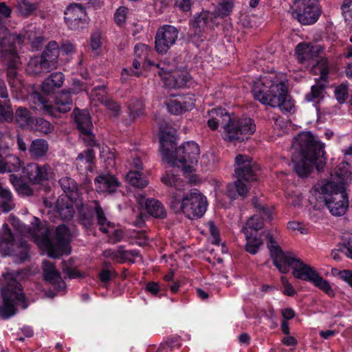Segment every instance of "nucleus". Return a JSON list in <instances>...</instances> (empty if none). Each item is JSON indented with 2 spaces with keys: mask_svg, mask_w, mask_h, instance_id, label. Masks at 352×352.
Returning <instances> with one entry per match:
<instances>
[{
  "mask_svg": "<svg viewBox=\"0 0 352 352\" xmlns=\"http://www.w3.org/2000/svg\"><path fill=\"white\" fill-rule=\"evenodd\" d=\"M267 246L274 264L280 272L286 274L292 268V274L296 278L311 283L331 298L335 296L333 289L326 279L314 268L296 257L293 253L283 252L275 239L270 234L267 235Z\"/></svg>",
  "mask_w": 352,
  "mask_h": 352,
  "instance_id": "1",
  "label": "nucleus"
},
{
  "mask_svg": "<svg viewBox=\"0 0 352 352\" xmlns=\"http://www.w3.org/2000/svg\"><path fill=\"white\" fill-rule=\"evenodd\" d=\"M349 164L342 162L330 176L329 180L319 181L313 190L322 195L329 212L336 217L345 214L349 207L348 196L344 186L352 182V174Z\"/></svg>",
  "mask_w": 352,
  "mask_h": 352,
  "instance_id": "2",
  "label": "nucleus"
},
{
  "mask_svg": "<svg viewBox=\"0 0 352 352\" xmlns=\"http://www.w3.org/2000/svg\"><path fill=\"white\" fill-rule=\"evenodd\" d=\"M292 162L300 177L309 175L314 166L320 170L325 164L324 144L309 131L300 133L293 140Z\"/></svg>",
  "mask_w": 352,
  "mask_h": 352,
  "instance_id": "3",
  "label": "nucleus"
},
{
  "mask_svg": "<svg viewBox=\"0 0 352 352\" xmlns=\"http://www.w3.org/2000/svg\"><path fill=\"white\" fill-rule=\"evenodd\" d=\"M32 227L24 226L21 230L23 234L31 237L35 243L45 250L49 256L57 258L69 254V232L65 225H60L52 236L51 231L45 225H41L38 218L34 217Z\"/></svg>",
  "mask_w": 352,
  "mask_h": 352,
  "instance_id": "4",
  "label": "nucleus"
},
{
  "mask_svg": "<svg viewBox=\"0 0 352 352\" xmlns=\"http://www.w3.org/2000/svg\"><path fill=\"white\" fill-rule=\"evenodd\" d=\"M252 92L255 100L263 104L290 111L293 107L287 100V87L282 76L274 73L263 75L254 81Z\"/></svg>",
  "mask_w": 352,
  "mask_h": 352,
  "instance_id": "5",
  "label": "nucleus"
},
{
  "mask_svg": "<svg viewBox=\"0 0 352 352\" xmlns=\"http://www.w3.org/2000/svg\"><path fill=\"white\" fill-rule=\"evenodd\" d=\"M208 126L212 130L221 126L223 139L234 143L243 142L255 132L256 125L250 118H243L235 122L224 109H212L208 112Z\"/></svg>",
  "mask_w": 352,
  "mask_h": 352,
  "instance_id": "6",
  "label": "nucleus"
},
{
  "mask_svg": "<svg viewBox=\"0 0 352 352\" xmlns=\"http://www.w3.org/2000/svg\"><path fill=\"white\" fill-rule=\"evenodd\" d=\"M26 41L32 44L33 48L38 49L43 39L40 36L33 38L31 34H26L23 38L16 34H9L3 26H0V60L8 66V82L12 88L16 89H19L21 85L15 70L19 63L16 45H20Z\"/></svg>",
  "mask_w": 352,
  "mask_h": 352,
  "instance_id": "7",
  "label": "nucleus"
},
{
  "mask_svg": "<svg viewBox=\"0 0 352 352\" xmlns=\"http://www.w3.org/2000/svg\"><path fill=\"white\" fill-rule=\"evenodd\" d=\"M170 206L176 212H181L188 218L193 219L204 214L208 202L204 195L194 189L184 195H181L180 192L173 195Z\"/></svg>",
  "mask_w": 352,
  "mask_h": 352,
  "instance_id": "8",
  "label": "nucleus"
},
{
  "mask_svg": "<svg viewBox=\"0 0 352 352\" xmlns=\"http://www.w3.org/2000/svg\"><path fill=\"white\" fill-rule=\"evenodd\" d=\"M6 286L1 289L3 305L0 307V316L9 318L16 313V307L21 305L25 309L28 305L25 302V295L21 285L17 282L12 274L5 276Z\"/></svg>",
  "mask_w": 352,
  "mask_h": 352,
  "instance_id": "9",
  "label": "nucleus"
},
{
  "mask_svg": "<svg viewBox=\"0 0 352 352\" xmlns=\"http://www.w3.org/2000/svg\"><path fill=\"white\" fill-rule=\"evenodd\" d=\"M28 99L32 109L55 118L59 117L60 113L70 111L72 107L71 91L59 93L55 98L54 105L37 92L31 94Z\"/></svg>",
  "mask_w": 352,
  "mask_h": 352,
  "instance_id": "10",
  "label": "nucleus"
},
{
  "mask_svg": "<svg viewBox=\"0 0 352 352\" xmlns=\"http://www.w3.org/2000/svg\"><path fill=\"white\" fill-rule=\"evenodd\" d=\"M200 151L198 144L189 141L177 148L170 153L166 151L163 152V160L168 163L181 167L185 173H191L197 164Z\"/></svg>",
  "mask_w": 352,
  "mask_h": 352,
  "instance_id": "11",
  "label": "nucleus"
},
{
  "mask_svg": "<svg viewBox=\"0 0 352 352\" xmlns=\"http://www.w3.org/2000/svg\"><path fill=\"white\" fill-rule=\"evenodd\" d=\"M235 174L237 181L228 186L227 195L231 199H235L237 195L243 196L248 192V186L244 181L254 180V167L252 159L245 155L239 154L235 157Z\"/></svg>",
  "mask_w": 352,
  "mask_h": 352,
  "instance_id": "12",
  "label": "nucleus"
},
{
  "mask_svg": "<svg viewBox=\"0 0 352 352\" xmlns=\"http://www.w3.org/2000/svg\"><path fill=\"white\" fill-rule=\"evenodd\" d=\"M158 76L168 89L182 88L186 85L189 74L186 70L174 69L173 65L161 62L155 65Z\"/></svg>",
  "mask_w": 352,
  "mask_h": 352,
  "instance_id": "13",
  "label": "nucleus"
},
{
  "mask_svg": "<svg viewBox=\"0 0 352 352\" xmlns=\"http://www.w3.org/2000/svg\"><path fill=\"white\" fill-rule=\"evenodd\" d=\"M292 15L303 25L314 23L320 15L317 0H298L293 7Z\"/></svg>",
  "mask_w": 352,
  "mask_h": 352,
  "instance_id": "14",
  "label": "nucleus"
},
{
  "mask_svg": "<svg viewBox=\"0 0 352 352\" xmlns=\"http://www.w3.org/2000/svg\"><path fill=\"white\" fill-rule=\"evenodd\" d=\"M263 227V220L258 215H253L248 220L243 228L246 239L245 248L252 254H255L263 244L261 235L258 234V231Z\"/></svg>",
  "mask_w": 352,
  "mask_h": 352,
  "instance_id": "15",
  "label": "nucleus"
},
{
  "mask_svg": "<svg viewBox=\"0 0 352 352\" xmlns=\"http://www.w3.org/2000/svg\"><path fill=\"white\" fill-rule=\"evenodd\" d=\"M178 34L177 29L170 25H164L158 28L155 37V47L157 52L166 54L176 43Z\"/></svg>",
  "mask_w": 352,
  "mask_h": 352,
  "instance_id": "16",
  "label": "nucleus"
},
{
  "mask_svg": "<svg viewBox=\"0 0 352 352\" xmlns=\"http://www.w3.org/2000/svg\"><path fill=\"white\" fill-rule=\"evenodd\" d=\"M0 234V253L2 255L16 254L18 249L19 252H26L25 243L15 240L7 223L2 226Z\"/></svg>",
  "mask_w": 352,
  "mask_h": 352,
  "instance_id": "17",
  "label": "nucleus"
},
{
  "mask_svg": "<svg viewBox=\"0 0 352 352\" xmlns=\"http://www.w3.org/2000/svg\"><path fill=\"white\" fill-rule=\"evenodd\" d=\"M23 173L27 179L33 184H41L53 177L52 167L48 164L29 163L23 168Z\"/></svg>",
  "mask_w": 352,
  "mask_h": 352,
  "instance_id": "18",
  "label": "nucleus"
},
{
  "mask_svg": "<svg viewBox=\"0 0 352 352\" xmlns=\"http://www.w3.org/2000/svg\"><path fill=\"white\" fill-rule=\"evenodd\" d=\"M64 15L65 23L69 28L72 30L83 28L87 23V15L85 8L80 4H70L65 9Z\"/></svg>",
  "mask_w": 352,
  "mask_h": 352,
  "instance_id": "19",
  "label": "nucleus"
},
{
  "mask_svg": "<svg viewBox=\"0 0 352 352\" xmlns=\"http://www.w3.org/2000/svg\"><path fill=\"white\" fill-rule=\"evenodd\" d=\"M93 204L100 230L108 234L110 243H116L120 241L123 238V232L120 228H116L115 225L108 221L98 201H95Z\"/></svg>",
  "mask_w": 352,
  "mask_h": 352,
  "instance_id": "20",
  "label": "nucleus"
},
{
  "mask_svg": "<svg viewBox=\"0 0 352 352\" xmlns=\"http://www.w3.org/2000/svg\"><path fill=\"white\" fill-rule=\"evenodd\" d=\"M218 23L212 12L203 11L194 17L190 25L195 34L200 36L212 30Z\"/></svg>",
  "mask_w": 352,
  "mask_h": 352,
  "instance_id": "21",
  "label": "nucleus"
},
{
  "mask_svg": "<svg viewBox=\"0 0 352 352\" xmlns=\"http://www.w3.org/2000/svg\"><path fill=\"white\" fill-rule=\"evenodd\" d=\"M43 270L45 280L54 285L57 289L63 290L65 284L61 278L59 272L55 269L53 263L49 261H43Z\"/></svg>",
  "mask_w": 352,
  "mask_h": 352,
  "instance_id": "22",
  "label": "nucleus"
},
{
  "mask_svg": "<svg viewBox=\"0 0 352 352\" xmlns=\"http://www.w3.org/2000/svg\"><path fill=\"white\" fill-rule=\"evenodd\" d=\"M96 188L100 193H111L119 186L117 179L110 175H102L95 179Z\"/></svg>",
  "mask_w": 352,
  "mask_h": 352,
  "instance_id": "23",
  "label": "nucleus"
},
{
  "mask_svg": "<svg viewBox=\"0 0 352 352\" xmlns=\"http://www.w3.org/2000/svg\"><path fill=\"white\" fill-rule=\"evenodd\" d=\"M103 256L111 261L122 263L131 258L140 257L139 252L136 250L126 251L122 246L116 249H108L103 252Z\"/></svg>",
  "mask_w": 352,
  "mask_h": 352,
  "instance_id": "24",
  "label": "nucleus"
},
{
  "mask_svg": "<svg viewBox=\"0 0 352 352\" xmlns=\"http://www.w3.org/2000/svg\"><path fill=\"white\" fill-rule=\"evenodd\" d=\"M72 115L74 117L78 130L82 133L89 135L90 139H92V136L90 135L92 124L88 111L76 109L74 110Z\"/></svg>",
  "mask_w": 352,
  "mask_h": 352,
  "instance_id": "25",
  "label": "nucleus"
},
{
  "mask_svg": "<svg viewBox=\"0 0 352 352\" xmlns=\"http://www.w3.org/2000/svg\"><path fill=\"white\" fill-rule=\"evenodd\" d=\"M59 55L60 47L56 41H52L49 42L41 57L43 58L53 69L57 67Z\"/></svg>",
  "mask_w": 352,
  "mask_h": 352,
  "instance_id": "26",
  "label": "nucleus"
},
{
  "mask_svg": "<svg viewBox=\"0 0 352 352\" xmlns=\"http://www.w3.org/2000/svg\"><path fill=\"white\" fill-rule=\"evenodd\" d=\"M74 199L69 197H60L56 201V212L63 220H69L73 217L74 210L72 202Z\"/></svg>",
  "mask_w": 352,
  "mask_h": 352,
  "instance_id": "27",
  "label": "nucleus"
},
{
  "mask_svg": "<svg viewBox=\"0 0 352 352\" xmlns=\"http://www.w3.org/2000/svg\"><path fill=\"white\" fill-rule=\"evenodd\" d=\"M175 131L170 127L160 129L161 152L163 156L164 151L166 150L169 153L170 149L175 148Z\"/></svg>",
  "mask_w": 352,
  "mask_h": 352,
  "instance_id": "28",
  "label": "nucleus"
},
{
  "mask_svg": "<svg viewBox=\"0 0 352 352\" xmlns=\"http://www.w3.org/2000/svg\"><path fill=\"white\" fill-rule=\"evenodd\" d=\"M94 153L92 149H88L78 154L75 160L78 170L81 171H91Z\"/></svg>",
  "mask_w": 352,
  "mask_h": 352,
  "instance_id": "29",
  "label": "nucleus"
},
{
  "mask_svg": "<svg viewBox=\"0 0 352 352\" xmlns=\"http://www.w3.org/2000/svg\"><path fill=\"white\" fill-rule=\"evenodd\" d=\"M52 69L41 56L32 58L26 67L28 74L38 75L43 72H48Z\"/></svg>",
  "mask_w": 352,
  "mask_h": 352,
  "instance_id": "30",
  "label": "nucleus"
},
{
  "mask_svg": "<svg viewBox=\"0 0 352 352\" xmlns=\"http://www.w3.org/2000/svg\"><path fill=\"white\" fill-rule=\"evenodd\" d=\"M64 75L61 72H54L42 84V90L45 93H50L56 88L63 85Z\"/></svg>",
  "mask_w": 352,
  "mask_h": 352,
  "instance_id": "31",
  "label": "nucleus"
},
{
  "mask_svg": "<svg viewBox=\"0 0 352 352\" xmlns=\"http://www.w3.org/2000/svg\"><path fill=\"white\" fill-rule=\"evenodd\" d=\"M58 183L66 193L63 197H69V199H76L78 186L76 182L69 175L62 177L58 179Z\"/></svg>",
  "mask_w": 352,
  "mask_h": 352,
  "instance_id": "32",
  "label": "nucleus"
},
{
  "mask_svg": "<svg viewBox=\"0 0 352 352\" xmlns=\"http://www.w3.org/2000/svg\"><path fill=\"white\" fill-rule=\"evenodd\" d=\"M317 52L318 49L308 43H299L296 48V54L300 62L313 58Z\"/></svg>",
  "mask_w": 352,
  "mask_h": 352,
  "instance_id": "33",
  "label": "nucleus"
},
{
  "mask_svg": "<svg viewBox=\"0 0 352 352\" xmlns=\"http://www.w3.org/2000/svg\"><path fill=\"white\" fill-rule=\"evenodd\" d=\"M14 206L13 195L11 191L3 188L0 183V208L2 212H8L13 209Z\"/></svg>",
  "mask_w": 352,
  "mask_h": 352,
  "instance_id": "34",
  "label": "nucleus"
},
{
  "mask_svg": "<svg viewBox=\"0 0 352 352\" xmlns=\"http://www.w3.org/2000/svg\"><path fill=\"white\" fill-rule=\"evenodd\" d=\"M48 144L43 139H36L32 142L29 151L31 156L37 159L43 157L48 151Z\"/></svg>",
  "mask_w": 352,
  "mask_h": 352,
  "instance_id": "35",
  "label": "nucleus"
},
{
  "mask_svg": "<svg viewBox=\"0 0 352 352\" xmlns=\"http://www.w3.org/2000/svg\"><path fill=\"white\" fill-rule=\"evenodd\" d=\"M15 122L21 127L30 126L33 123V117L25 107H19L15 112Z\"/></svg>",
  "mask_w": 352,
  "mask_h": 352,
  "instance_id": "36",
  "label": "nucleus"
},
{
  "mask_svg": "<svg viewBox=\"0 0 352 352\" xmlns=\"http://www.w3.org/2000/svg\"><path fill=\"white\" fill-rule=\"evenodd\" d=\"M147 212L155 218H164L166 217V210L164 206L157 200L148 199L146 202Z\"/></svg>",
  "mask_w": 352,
  "mask_h": 352,
  "instance_id": "37",
  "label": "nucleus"
},
{
  "mask_svg": "<svg viewBox=\"0 0 352 352\" xmlns=\"http://www.w3.org/2000/svg\"><path fill=\"white\" fill-rule=\"evenodd\" d=\"M10 181L16 191L21 195L30 196L32 194V190L23 180L14 175H10Z\"/></svg>",
  "mask_w": 352,
  "mask_h": 352,
  "instance_id": "38",
  "label": "nucleus"
},
{
  "mask_svg": "<svg viewBox=\"0 0 352 352\" xmlns=\"http://www.w3.org/2000/svg\"><path fill=\"white\" fill-rule=\"evenodd\" d=\"M41 0H21L17 4L18 12L24 16L31 14L37 8Z\"/></svg>",
  "mask_w": 352,
  "mask_h": 352,
  "instance_id": "39",
  "label": "nucleus"
},
{
  "mask_svg": "<svg viewBox=\"0 0 352 352\" xmlns=\"http://www.w3.org/2000/svg\"><path fill=\"white\" fill-rule=\"evenodd\" d=\"M126 179L129 184L138 188H144L148 183L146 177L139 170L129 171L126 175Z\"/></svg>",
  "mask_w": 352,
  "mask_h": 352,
  "instance_id": "40",
  "label": "nucleus"
},
{
  "mask_svg": "<svg viewBox=\"0 0 352 352\" xmlns=\"http://www.w3.org/2000/svg\"><path fill=\"white\" fill-rule=\"evenodd\" d=\"M233 6L234 0H221L212 13L214 14L216 19L217 17L223 18L230 14Z\"/></svg>",
  "mask_w": 352,
  "mask_h": 352,
  "instance_id": "41",
  "label": "nucleus"
},
{
  "mask_svg": "<svg viewBox=\"0 0 352 352\" xmlns=\"http://www.w3.org/2000/svg\"><path fill=\"white\" fill-rule=\"evenodd\" d=\"M162 182L168 186H174L179 191L181 187L184 186L183 181L175 174L173 170L166 171L162 177Z\"/></svg>",
  "mask_w": 352,
  "mask_h": 352,
  "instance_id": "42",
  "label": "nucleus"
},
{
  "mask_svg": "<svg viewBox=\"0 0 352 352\" xmlns=\"http://www.w3.org/2000/svg\"><path fill=\"white\" fill-rule=\"evenodd\" d=\"M107 99L105 86H98L91 90L90 94V100L91 102L96 101L104 104Z\"/></svg>",
  "mask_w": 352,
  "mask_h": 352,
  "instance_id": "43",
  "label": "nucleus"
},
{
  "mask_svg": "<svg viewBox=\"0 0 352 352\" xmlns=\"http://www.w3.org/2000/svg\"><path fill=\"white\" fill-rule=\"evenodd\" d=\"M71 167L66 164H56L52 167L53 177L51 179H56V177L60 178L69 175Z\"/></svg>",
  "mask_w": 352,
  "mask_h": 352,
  "instance_id": "44",
  "label": "nucleus"
},
{
  "mask_svg": "<svg viewBox=\"0 0 352 352\" xmlns=\"http://www.w3.org/2000/svg\"><path fill=\"white\" fill-rule=\"evenodd\" d=\"M177 98L178 102L182 104L183 112L192 110L195 106V99L192 94H187Z\"/></svg>",
  "mask_w": 352,
  "mask_h": 352,
  "instance_id": "45",
  "label": "nucleus"
},
{
  "mask_svg": "<svg viewBox=\"0 0 352 352\" xmlns=\"http://www.w3.org/2000/svg\"><path fill=\"white\" fill-rule=\"evenodd\" d=\"M311 72L314 74H319L321 80H325L328 74V67L327 66L326 60H321L318 61L311 69Z\"/></svg>",
  "mask_w": 352,
  "mask_h": 352,
  "instance_id": "46",
  "label": "nucleus"
},
{
  "mask_svg": "<svg viewBox=\"0 0 352 352\" xmlns=\"http://www.w3.org/2000/svg\"><path fill=\"white\" fill-rule=\"evenodd\" d=\"M35 130L47 134L54 130V126L47 120L43 118H38L36 121Z\"/></svg>",
  "mask_w": 352,
  "mask_h": 352,
  "instance_id": "47",
  "label": "nucleus"
},
{
  "mask_svg": "<svg viewBox=\"0 0 352 352\" xmlns=\"http://www.w3.org/2000/svg\"><path fill=\"white\" fill-rule=\"evenodd\" d=\"M253 205L258 211L263 215V218L267 220L272 219V210L268 208H265L261 202L257 199L254 198L252 200Z\"/></svg>",
  "mask_w": 352,
  "mask_h": 352,
  "instance_id": "48",
  "label": "nucleus"
},
{
  "mask_svg": "<svg viewBox=\"0 0 352 352\" xmlns=\"http://www.w3.org/2000/svg\"><path fill=\"white\" fill-rule=\"evenodd\" d=\"M130 116L135 119L144 113V104L142 101L137 100L129 107Z\"/></svg>",
  "mask_w": 352,
  "mask_h": 352,
  "instance_id": "49",
  "label": "nucleus"
},
{
  "mask_svg": "<svg viewBox=\"0 0 352 352\" xmlns=\"http://www.w3.org/2000/svg\"><path fill=\"white\" fill-rule=\"evenodd\" d=\"M341 251L348 257L352 259V234L344 236Z\"/></svg>",
  "mask_w": 352,
  "mask_h": 352,
  "instance_id": "50",
  "label": "nucleus"
},
{
  "mask_svg": "<svg viewBox=\"0 0 352 352\" xmlns=\"http://www.w3.org/2000/svg\"><path fill=\"white\" fill-rule=\"evenodd\" d=\"M323 92V87L320 85H314L311 86V92L306 96V100L308 102L314 101L319 98Z\"/></svg>",
  "mask_w": 352,
  "mask_h": 352,
  "instance_id": "51",
  "label": "nucleus"
},
{
  "mask_svg": "<svg viewBox=\"0 0 352 352\" xmlns=\"http://www.w3.org/2000/svg\"><path fill=\"white\" fill-rule=\"evenodd\" d=\"M335 96L340 103H344L348 98V87L346 85H341L335 89Z\"/></svg>",
  "mask_w": 352,
  "mask_h": 352,
  "instance_id": "52",
  "label": "nucleus"
},
{
  "mask_svg": "<svg viewBox=\"0 0 352 352\" xmlns=\"http://www.w3.org/2000/svg\"><path fill=\"white\" fill-rule=\"evenodd\" d=\"M127 13L128 9L125 7H120L116 10L114 19L118 25H122L125 23Z\"/></svg>",
  "mask_w": 352,
  "mask_h": 352,
  "instance_id": "53",
  "label": "nucleus"
},
{
  "mask_svg": "<svg viewBox=\"0 0 352 352\" xmlns=\"http://www.w3.org/2000/svg\"><path fill=\"white\" fill-rule=\"evenodd\" d=\"M341 9L345 20H352V0H344Z\"/></svg>",
  "mask_w": 352,
  "mask_h": 352,
  "instance_id": "54",
  "label": "nucleus"
},
{
  "mask_svg": "<svg viewBox=\"0 0 352 352\" xmlns=\"http://www.w3.org/2000/svg\"><path fill=\"white\" fill-rule=\"evenodd\" d=\"M168 109L170 113L178 115L183 113L182 104L178 102L177 98L170 100L167 103Z\"/></svg>",
  "mask_w": 352,
  "mask_h": 352,
  "instance_id": "55",
  "label": "nucleus"
},
{
  "mask_svg": "<svg viewBox=\"0 0 352 352\" xmlns=\"http://www.w3.org/2000/svg\"><path fill=\"white\" fill-rule=\"evenodd\" d=\"M12 119V111L10 107L7 104H0V122L10 121Z\"/></svg>",
  "mask_w": 352,
  "mask_h": 352,
  "instance_id": "56",
  "label": "nucleus"
},
{
  "mask_svg": "<svg viewBox=\"0 0 352 352\" xmlns=\"http://www.w3.org/2000/svg\"><path fill=\"white\" fill-rule=\"evenodd\" d=\"M280 281L284 287V290L283 291V293L285 295H287L289 296H294L296 294V291L293 287L292 285L286 278V277L281 276Z\"/></svg>",
  "mask_w": 352,
  "mask_h": 352,
  "instance_id": "57",
  "label": "nucleus"
},
{
  "mask_svg": "<svg viewBox=\"0 0 352 352\" xmlns=\"http://www.w3.org/2000/svg\"><path fill=\"white\" fill-rule=\"evenodd\" d=\"M135 55L140 58H146L148 54L149 47L143 43H138L134 47Z\"/></svg>",
  "mask_w": 352,
  "mask_h": 352,
  "instance_id": "58",
  "label": "nucleus"
},
{
  "mask_svg": "<svg viewBox=\"0 0 352 352\" xmlns=\"http://www.w3.org/2000/svg\"><path fill=\"white\" fill-rule=\"evenodd\" d=\"M302 197L300 193H294L287 197V204L294 207H300L302 205Z\"/></svg>",
  "mask_w": 352,
  "mask_h": 352,
  "instance_id": "59",
  "label": "nucleus"
},
{
  "mask_svg": "<svg viewBox=\"0 0 352 352\" xmlns=\"http://www.w3.org/2000/svg\"><path fill=\"white\" fill-rule=\"evenodd\" d=\"M101 33L100 32H96L93 33L90 38V45L93 50L99 49L101 46Z\"/></svg>",
  "mask_w": 352,
  "mask_h": 352,
  "instance_id": "60",
  "label": "nucleus"
},
{
  "mask_svg": "<svg viewBox=\"0 0 352 352\" xmlns=\"http://www.w3.org/2000/svg\"><path fill=\"white\" fill-rule=\"evenodd\" d=\"M287 228L292 231H298L300 234H307V229L304 227L300 222L298 221H289L287 223Z\"/></svg>",
  "mask_w": 352,
  "mask_h": 352,
  "instance_id": "61",
  "label": "nucleus"
},
{
  "mask_svg": "<svg viewBox=\"0 0 352 352\" xmlns=\"http://www.w3.org/2000/svg\"><path fill=\"white\" fill-rule=\"evenodd\" d=\"M208 227L210 230V232L212 235V243L214 245H219L220 243L219 239V233L217 227L214 226V223L210 221L208 223Z\"/></svg>",
  "mask_w": 352,
  "mask_h": 352,
  "instance_id": "62",
  "label": "nucleus"
},
{
  "mask_svg": "<svg viewBox=\"0 0 352 352\" xmlns=\"http://www.w3.org/2000/svg\"><path fill=\"white\" fill-rule=\"evenodd\" d=\"M100 157L108 161L109 165H113L114 154L110 151L107 146H103L100 151Z\"/></svg>",
  "mask_w": 352,
  "mask_h": 352,
  "instance_id": "63",
  "label": "nucleus"
},
{
  "mask_svg": "<svg viewBox=\"0 0 352 352\" xmlns=\"http://www.w3.org/2000/svg\"><path fill=\"white\" fill-rule=\"evenodd\" d=\"M340 278L352 287V270H344L339 272Z\"/></svg>",
  "mask_w": 352,
  "mask_h": 352,
  "instance_id": "64",
  "label": "nucleus"
}]
</instances>
